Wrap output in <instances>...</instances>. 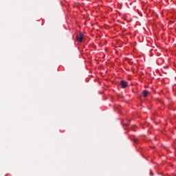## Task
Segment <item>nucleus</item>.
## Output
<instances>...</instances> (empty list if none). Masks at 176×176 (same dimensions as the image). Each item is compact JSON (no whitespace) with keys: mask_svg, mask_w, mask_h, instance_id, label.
Instances as JSON below:
<instances>
[{"mask_svg":"<svg viewBox=\"0 0 176 176\" xmlns=\"http://www.w3.org/2000/svg\"><path fill=\"white\" fill-rule=\"evenodd\" d=\"M83 34L82 33H79V34L76 36V39L78 42H80V43H81V42H83Z\"/></svg>","mask_w":176,"mask_h":176,"instance_id":"nucleus-1","label":"nucleus"},{"mask_svg":"<svg viewBox=\"0 0 176 176\" xmlns=\"http://www.w3.org/2000/svg\"><path fill=\"white\" fill-rule=\"evenodd\" d=\"M120 86H122V89H126V87L127 86V82L122 80L120 82Z\"/></svg>","mask_w":176,"mask_h":176,"instance_id":"nucleus-2","label":"nucleus"},{"mask_svg":"<svg viewBox=\"0 0 176 176\" xmlns=\"http://www.w3.org/2000/svg\"><path fill=\"white\" fill-rule=\"evenodd\" d=\"M148 91H143V96L144 97H148Z\"/></svg>","mask_w":176,"mask_h":176,"instance_id":"nucleus-3","label":"nucleus"},{"mask_svg":"<svg viewBox=\"0 0 176 176\" xmlns=\"http://www.w3.org/2000/svg\"><path fill=\"white\" fill-rule=\"evenodd\" d=\"M133 142H134L135 144H137V139H134V140H133Z\"/></svg>","mask_w":176,"mask_h":176,"instance_id":"nucleus-4","label":"nucleus"},{"mask_svg":"<svg viewBox=\"0 0 176 176\" xmlns=\"http://www.w3.org/2000/svg\"><path fill=\"white\" fill-rule=\"evenodd\" d=\"M129 123H127V124H125V125H126V126H129Z\"/></svg>","mask_w":176,"mask_h":176,"instance_id":"nucleus-5","label":"nucleus"}]
</instances>
